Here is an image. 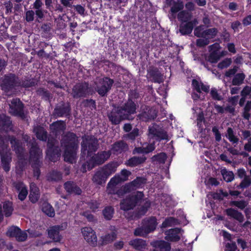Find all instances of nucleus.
<instances>
[{"instance_id":"nucleus-1","label":"nucleus","mask_w":251,"mask_h":251,"mask_svg":"<svg viewBox=\"0 0 251 251\" xmlns=\"http://www.w3.org/2000/svg\"><path fill=\"white\" fill-rule=\"evenodd\" d=\"M60 145L64 150V161L73 164L75 161L76 152L79 147L78 137L75 133L68 131L62 136Z\"/></svg>"},{"instance_id":"nucleus-2","label":"nucleus","mask_w":251,"mask_h":251,"mask_svg":"<svg viewBox=\"0 0 251 251\" xmlns=\"http://www.w3.org/2000/svg\"><path fill=\"white\" fill-rule=\"evenodd\" d=\"M19 86H20V80L15 74L9 73L5 75L0 78V87L5 93L12 92Z\"/></svg>"},{"instance_id":"nucleus-3","label":"nucleus","mask_w":251,"mask_h":251,"mask_svg":"<svg viewBox=\"0 0 251 251\" xmlns=\"http://www.w3.org/2000/svg\"><path fill=\"white\" fill-rule=\"evenodd\" d=\"M144 197L143 192L137 191L134 195H129L121 200L120 209L124 211L133 209L141 201Z\"/></svg>"},{"instance_id":"nucleus-4","label":"nucleus","mask_w":251,"mask_h":251,"mask_svg":"<svg viewBox=\"0 0 251 251\" xmlns=\"http://www.w3.org/2000/svg\"><path fill=\"white\" fill-rule=\"evenodd\" d=\"M99 146L98 141L93 137H89L83 138L81 143V154L82 156H91L92 153L95 152L98 150Z\"/></svg>"},{"instance_id":"nucleus-5","label":"nucleus","mask_w":251,"mask_h":251,"mask_svg":"<svg viewBox=\"0 0 251 251\" xmlns=\"http://www.w3.org/2000/svg\"><path fill=\"white\" fill-rule=\"evenodd\" d=\"M111 155L110 151H101L94 154L87 160L88 170L90 171L96 166L103 164Z\"/></svg>"},{"instance_id":"nucleus-6","label":"nucleus","mask_w":251,"mask_h":251,"mask_svg":"<svg viewBox=\"0 0 251 251\" xmlns=\"http://www.w3.org/2000/svg\"><path fill=\"white\" fill-rule=\"evenodd\" d=\"M9 105V113L11 115L20 117L22 120L26 118L24 112V104L19 98L13 99Z\"/></svg>"},{"instance_id":"nucleus-7","label":"nucleus","mask_w":251,"mask_h":251,"mask_svg":"<svg viewBox=\"0 0 251 251\" xmlns=\"http://www.w3.org/2000/svg\"><path fill=\"white\" fill-rule=\"evenodd\" d=\"M114 83V80L109 77H104L100 79L97 85L96 90L101 97H106Z\"/></svg>"},{"instance_id":"nucleus-8","label":"nucleus","mask_w":251,"mask_h":251,"mask_svg":"<svg viewBox=\"0 0 251 251\" xmlns=\"http://www.w3.org/2000/svg\"><path fill=\"white\" fill-rule=\"evenodd\" d=\"M71 110L70 102L62 101L55 106L52 112V116L55 118L60 117L70 118L71 115Z\"/></svg>"},{"instance_id":"nucleus-9","label":"nucleus","mask_w":251,"mask_h":251,"mask_svg":"<svg viewBox=\"0 0 251 251\" xmlns=\"http://www.w3.org/2000/svg\"><path fill=\"white\" fill-rule=\"evenodd\" d=\"M89 85L85 81L76 83L72 88V97L75 99L84 98L88 95Z\"/></svg>"},{"instance_id":"nucleus-10","label":"nucleus","mask_w":251,"mask_h":251,"mask_svg":"<svg viewBox=\"0 0 251 251\" xmlns=\"http://www.w3.org/2000/svg\"><path fill=\"white\" fill-rule=\"evenodd\" d=\"M147 179L143 176H137L133 180L124 186V191L130 193L137 189L142 188L147 183Z\"/></svg>"},{"instance_id":"nucleus-11","label":"nucleus","mask_w":251,"mask_h":251,"mask_svg":"<svg viewBox=\"0 0 251 251\" xmlns=\"http://www.w3.org/2000/svg\"><path fill=\"white\" fill-rule=\"evenodd\" d=\"M157 113L154 109L150 106L143 105L141 106V111L138 117L140 120L147 122L155 119Z\"/></svg>"},{"instance_id":"nucleus-12","label":"nucleus","mask_w":251,"mask_h":251,"mask_svg":"<svg viewBox=\"0 0 251 251\" xmlns=\"http://www.w3.org/2000/svg\"><path fill=\"white\" fill-rule=\"evenodd\" d=\"M118 106L127 120H130V116L136 113L137 105L130 98H128L122 106Z\"/></svg>"},{"instance_id":"nucleus-13","label":"nucleus","mask_w":251,"mask_h":251,"mask_svg":"<svg viewBox=\"0 0 251 251\" xmlns=\"http://www.w3.org/2000/svg\"><path fill=\"white\" fill-rule=\"evenodd\" d=\"M107 117L109 121L114 125H118L122 121L127 120L119 106L114 108L110 113H108Z\"/></svg>"},{"instance_id":"nucleus-14","label":"nucleus","mask_w":251,"mask_h":251,"mask_svg":"<svg viewBox=\"0 0 251 251\" xmlns=\"http://www.w3.org/2000/svg\"><path fill=\"white\" fill-rule=\"evenodd\" d=\"M84 239L89 245L96 247L97 245V237L95 231L91 227H84L81 229Z\"/></svg>"},{"instance_id":"nucleus-15","label":"nucleus","mask_w":251,"mask_h":251,"mask_svg":"<svg viewBox=\"0 0 251 251\" xmlns=\"http://www.w3.org/2000/svg\"><path fill=\"white\" fill-rule=\"evenodd\" d=\"M7 235L10 237H15L17 241L23 242L26 240L27 234L25 231H22L19 227L13 226L7 231Z\"/></svg>"},{"instance_id":"nucleus-16","label":"nucleus","mask_w":251,"mask_h":251,"mask_svg":"<svg viewBox=\"0 0 251 251\" xmlns=\"http://www.w3.org/2000/svg\"><path fill=\"white\" fill-rule=\"evenodd\" d=\"M149 133L150 135L152 136V138H154L156 141L160 142L161 140H166L169 141L167 132L163 129H158L154 126L149 127Z\"/></svg>"},{"instance_id":"nucleus-17","label":"nucleus","mask_w":251,"mask_h":251,"mask_svg":"<svg viewBox=\"0 0 251 251\" xmlns=\"http://www.w3.org/2000/svg\"><path fill=\"white\" fill-rule=\"evenodd\" d=\"M148 75L152 82L160 84L164 81L163 75L156 67H151L148 70Z\"/></svg>"},{"instance_id":"nucleus-18","label":"nucleus","mask_w":251,"mask_h":251,"mask_svg":"<svg viewBox=\"0 0 251 251\" xmlns=\"http://www.w3.org/2000/svg\"><path fill=\"white\" fill-rule=\"evenodd\" d=\"M157 224V219L154 216L146 218L142 222V225L144 226L145 230L149 234L155 230Z\"/></svg>"},{"instance_id":"nucleus-19","label":"nucleus","mask_w":251,"mask_h":251,"mask_svg":"<svg viewBox=\"0 0 251 251\" xmlns=\"http://www.w3.org/2000/svg\"><path fill=\"white\" fill-rule=\"evenodd\" d=\"M197 19H194L191 22L180 23L179 27V31L182 35L190 34L194 26L198 24Z\"/></svg>"},{"instance_id":"nucleus-20","label":"nucleus","mask_w":251,"mask_h":251,"mask_svg":"<svg viewBox=\"0 0 251 251\" xmlns=\"http://www.w3.org/2000/svg\"><path fill=\"white\" fill-rule=\"evenodd\" d=\"M154 249L151 251H171V244L164 240H153L150 243Z\"/></svg>"},{"instance_id":"nucleus-21","label":"nucleus","mask_w":251,"mask_h":251,"mask_svg":"<svg viewBox=\"0 0 251 251\" xmlns=\"http://www.w3.org/2000/svg\"><path fill=\"white\" fill-rule=\"evenodd\" d=\"M13 127L11 118L5 114H0V131L8 132Z\"/></svg>"},{"instance_id":"nucleus-22","label":"nucleus","mask_w":251,"mask_h":251,"mask_svg":"<svg viewBox=\"0 0 251 251\" xmlns=\"http://www.w3.org/2000/svg\"><path fill=\"white\" fill-rule=\"evenodd\" d=\"M64 188L69 195H80L82 193L80 187L73 181H67L65 182Z\"/></svg>"},{"instance_id":"nucleus-23","label":"nucleus","mask_w":251,"mask_h":251,"mask_svg":"<svg viewBox=\"0 0 251 251\" xmlns=\"http://www.w3.org/2000/svg\"><path fill=\"white\" fill-rule=\"evenodd\" d=\"M128 149V145L124 141L120 140L115 142L111 147V153L118 155L126 151Z\"/></svg>"},{"instance_id":"nucleus-24","label":"nucleus","mask_w":251,"mask_h":251,"mask_svg":"<svg viewBox=\"0 0 251 251\" xmlns=\"http://www.w3.org/2000/svg\"><path fill=\"white\" fill-rule=\"evenodd\" d=\"M108 177L101 168L95 172L92 177V181L94 183L100 185L104 184Z\"/></svg>"},{"instance_id":"nucleus-25","label":"nucleus","mask_w":251,"mask_h":251,"mask_svg":"<svg viewBox=\"0 0 251 251\" xmlns=\"http://www.w3.org/2000/svg\"><path fill=\"white\" fill-rule=\"evenodd\" d=\"M41 151L36 143H32L29 150L30 159L33 162H40L39 158Z\"/></svg>"},{"instance_id":"nucleus-26","label":"nucleus","mask_w":251,"mask_h":251,"mask_svg":"<svg viewBox=\"0 0 251 251\" xmlns=\"http://www.w3.org/2000/svg\"><path fill=\"white\" fill-rule=\"evenodd\" d=\"M66 127V123L62 120H57L50 125L51 132L55 135L65 130Z\"/></svg>"},{"instance_id":"nucleus-27","label":"nucleus","mask_w":251,"mask_h":251,"mask_svg":"<svg viewBox=\"0 0 251 251\" xmlns=\"http://www.w3.org/2000/svg\"><path fill=\"white\" fill-rule=\"evenodd\" d=\"M7 138L18 156L19 157L20 156H23L21 151L22 147L19 141L13 135H8Z\"/></svg>"},{"instance_id":"nucleus-28","label":"nucleus","mask_w":251,"mask_h":251,"mask_svg":"<svg viewBox=\"0 0 251 251\" xmlns=\"http://www.w3.org/2000/svg\"><path fill=\"white\" fill-rule=\"evenodd\" d=\"M146 159L147 158L144 155L142 156H134L126 161L125 164L128 167H134L144 163Z\"/></svg>"},{"instance_id":"nucleus-29","label":"nucleus","mask_w":251,"mask_h":251,"mask_svg":"<svg viewBox=\"0 0 251 251\" xmlns=\"http://www.w3.org/2000/svg\"><path fill=\"white\" fill-rule=\"evenodd\" d=\"M226 213L227 216L237 220L239 223H242L244 220V217L242 213L234 208H227L226 210Z\"/></svg>"},{"instance_id":"nucleus-30","label":"nucleus","mask_w":251,"mask_h":251,"mask_svg":"<svg viewBox=\"0 0 251 251\" xmlns=\"http://www.w3.org/2000/svg\"><path fill=\"white\" fill-rule=\"evenodd\" d=\"M61 151L60 147L57 146L54 148L47 150V155L48 156L49 159L50 161L55 162L60 158Z\"/></svg>"},{"instance_id":"nucleus-31","label":"nucleus","mask_w":251,"mask_h":251,"mask_svg":"<svg viewBox=\"0 0 251 251\" xmlns=\"http://www.w3.org/2000/svg\"><path fill=\"white\" fill-rule=\"evenodd\" d=\"M15 188L19 192L18 199L21 201H24L28 194L26 186L23 182H19L16 184Z\"/></svg>"},{"instance_id":"nucleus-32","label":"nucleus","mask_w":251,"mask_h":251,"mask_svg":"<svg viewBox=\"0 0 251 251\" xmlns=\"http://www.w3.org/2000/svg\"><path fill=\"white\" fill-rule=\"evenodd\" d=\"M181 231V228H175L171 229L167 232H166V234L167 235L168 238H166L167 240L171 242H177L180 239L179 235Z\"/></svg>"},{"instance_id":"nucleus-33","label":"nucleus","mask_w":251,"mask_h":251,"mask_svg":"<svg viewBox=\"0 0 251 251\" xmlns=\"http://www.w3.org/2000/svg\"><path fill=\"white\" fill-rule=\"evenodd\" d=\"M33 131L38 139L46 141L48 139V132L45 128L41 126H37L33 128Z\"/></svg>"},{"instance_id":"nucleus-34","label":"nucleus","mask_w":251,"mask_h":251,"mask_svg":"<svg viewBox=\"0 0 251 251\" xmlns=\"http://www.w3.org/2000/svg\"><path fill=\"white\" fill-rule=\"evenodd\" d=\"M129 245L136 250H141L146 249L147 247L146 241L142 239L136 238L131 240L129 242Z\"/></svg>"},{"instance_id":"nucleus-35","label":"nucleus","mask_w":251,"mask_h":251,"mask_svg":"<svg viewBox=\"0 0 251 251\" xmlns=\"http://www.w3.org/2000/svg\"><path fill=\"white\" fill-rule=\"evenodd\" d=\"M119 164L117 162H111L106 165H105L102 169L109 177L112 174H114L117 170Z\"/></svg>"},{"instance_id":"nucleus-36","label":"nucleus","mask_w":251,"mask_h":251,"mask_svg":"<svg viewBox=\"0 0 251 251\" xmlns=\"http://www.w3.org/2000/svg\"><path fill=\"white\" fill-rule=\"evenodd\" d=\"M192 16L191 12L187 10H182L178 13L177 19L181 23H186L192 21Z\"/></svg>"},{"instance_id":"nucleus-37","label":"nucleus","mask_w":251,"mask_h":251,"mask_svg":"<svg viewBox=\"0 0 251 251\" xmlns=\"http://www.w3.org/2000/svg\"><path fill=\"white\" fill-rule=\"evenodd\" d=\"M48 232L49 237L55 242H60L62 239V236L60 234V232L54 228L53 226L50 227Z\"/></svg>"},{"instance_id":"nucleus-38","label":"nucleus","mask_w":251,"mask_h":251,"mask_svg":"<svg viewBox=\"0 0 251 251\" xmlns=\"http://www.w3.org/2000/svg\"><path fill=\"white\" fill-rule=\"evenodd\" d=\"M117 238V233L116 231H112L110 233L105 234L101 237V244L105 245L112 243Z\"/></svg>"},{"instance_id":"nucleus-39","label":"nucleus","mask_w":251,"mask_h":251,"mask_svg":"<svg viewBox=\"0 0 251 251\" xmlns=\"http://www.w3.org/2000/svg\"><path fill=\"white\" fill-rule=\"evenodd\" d=\"M183 2L181 0H177L173 2V5L171 7L170 11L172 14H175L183 10Z\"/></svg>"},{"instance_id":"nucleus-40","label":"nucleus","mask_w":251,"mask_h":251,"mask_svg":"<svg viewBox=\"0 0 251 251\" xmlns=\"http://www.w3.org/2000/svg\"><path fill=\"white\" fill-rule=\"evenodd\" d=\"M37 94L45 100L50 101L51 94L47 89L40 87L36 90Z\"/></svg>"},{"instance_id":"nucleus-41","label":"nucleus","mask_w":251,"mask_h":251,"mask_svg":"<svg viewBox=\"0 0 251 251\" xmlns=\"http://www.w3.org/2000/svg\"><path fill=\"white\" fill-rule=\"evenodd\" d=\"M62 178V175L60 172L53 170L50 172L47 176V179L49 181H58Z\"/></svg>"},{"instance_id":"nucleus-42","label":"nucleus","mask_w":251,"mask_h":251,"mask_svg":"<svg viewBox=\"0 0 251 251\" xmlns=\"http://www.w3.org/2000/svg\"><path fill=\"white\" fill-rule=\"evenodd\" d=\"M114 212V209L112 206H107L102 210V213L104 218L109 221L113 218Z\"/></svg>"},{"instance_id":"nucleus-43","label":"nucleus","mask_w":251,"mask_h":251,"mask_svg":"<svg viewBox=\"0 0 251 251\" xmlns=\"http://www.w3.org/2000/svg\"><path fill=\"white\" fill-rule=\"evenodd\" d=\"M3 209L4 216L6 217H10L14 210L12 202L10 201L4 202L3 204Z\"/></svg>"},{"instance_id":"nucleus-44","label":"nucleus","mask_w":251,"mask_h":251,"mask_svg":"<svg viewBox=\"0 0 251 251\" xmlns=\"http://www.w3.org/2000/svg\"><path fill=\"white\" fill-rule=\"evenodd\" d=\"M0 157L2 169L5 172H8L10 170L11 158L8 155L2 156Z\"/></svg>"},{"instance_id":"nucleus-45","label":"nucleus","mask_w":251,"mask_h":251,"mask_svg":"<svg viewBox=\"0 0 251 251\" xmlns=\"http://www.w3.org/2000/svg\"><path fill=\"white\" fill-rule=\"evenodd\" d=\"M246 75L243 73L236 74L232 80V84L234 86L241 85L245 78Z\"/></svg>"},{"instance_id":"nucleus-46","label":"nucleus","mask_w":251,"mask_h":251,"mask_svg":"<svg viewBox=\"0 0 251 251\" xmlns=\"http://www.w3.org/2000/svg\"><path fill=\"white\" fill-rule=\"evenodd\" d=\"M42 211L50 217H53L55 215L54 208L49 203H44L42 208Z\"/></svg>"},{"instance_id":"nucleus-47","label":"nucleus","mask_w":251,"mask_h":251,"mask_svg":"<svg viewBox=\"0 0 251 251\" xmlns=\"http://www.w3.org/2000/svg\"><path fill=\"white\" fill-rule=\"evenodd\" d=\"M218 32L217 28L215 27L208 28L204 31V37L208 38L209 40L215 37Z\"/></svg>"},{"instance_id":"nucleus-48","label":"nucleus","mask_w":251,"mask_h":251,"mask_svg":"<svg viewBox=\"0 0 251 251\" xmlns=\"http://www.w3.org/2000/svg\"><path fill=\"white\" fill-rule=\"evenodd\" d=\"M221 56L217 50H213L208 55L207 61L211 63H216L220 59Z\"/></svg>"},{"instance_id":"nucleus-49","label":"nucleus","mask_w":251,"mask_h":251,"mask_svg":"<svg viewBox=\"0 0 251 251\" xmlns=\"http://www.w3.org/2000/svg\"><path fill=\"white\" fill-rule=\"evenodd\" d=\"M47 12V11L44 10L43 9H35L34 13L36 17V22L41 23L45 17V13H46Z\"/></svg>"},{"instance_id":"nucleus-50","label":"nucleus","mask_w":251,"mask_h":251,"mask_svg":"<svg viewBox=\"0 0 251 251\" xmlns=\"http://www.w3.org/2000/svg\"><path fill=\"white\" fill-rule=\"evenodd\" d=\"M224 179L227 182L232 181L234 178V174L232 171H227L226 169L221 171Z\"/></svg>"},{"instance_id":"nucleus-51","label":"nucleus","mask_w":251,"mask_h":251,"mask_svg":"<svg viewBox=\"0 0 251 251\" xmlns=\"http://www.w3.org/2000/svg\"><path fill=\"white\" fill-rule=\"evenodd\" d=\"M251 185V178L250 176H246L237 187L238 189H244L248 188Z\"/></svg>"},{"instance_id":"nucleus-52","label":"nucleus","mask_w":251,"mask_h":251,"mask_svg":"<svg viewBox=\"0 0 251 251\" xmlns=\"http://www.w3.org/2000/svg\"><path fill=\"white\" fill-rule=\"evenodd\" d=\"M226 137L229 141L233 144L237 143L239 141V139L234 135L233 129L231 127L227 128Z\"/></svg>"},{"instance_id":"nucleus-53","label":"nucleus","mask_w":251,"mask_h":251,"mask_svg":"<svg viewBox=\"0 0 251 251\" xmlns=\"http://www.w3.org/2000/svg\"><path fill=\"white\" fill-rule=\"evenodd\" d=\"M122 181H124L122 177L119 175H115L110 180L107 185L108 187H114Z\"/></svg>"},{"instance_id":"nucleus-54","label":"nucleus","mask_w":251,"mask_h":251,"mask_svg":"<svg viewBox=\"0 0 251 251\" xmlns=\"http://www.w3.org/2000/svg\"><path fill=\"white\" fill-rule=\"evenodd\" d=\"M176 221V219L173 217L166 218L162 223L161 227L163 228H166L172 226L175 224Z\"/></svg>"},{"instance_id":"nucleus-55","label":"nucleus","mask_w":251,"mask_h":251,"mask_svg":"<svg viewBox=\"0 0 251 251\" xmlns=\"http://www.w3.org/2000/svg\"><path fill=\"white\" fill-rule=\"evenodd\" d=\"M36 84L35 80L33 78L25 79L20 82V86L24 88H29L34 86Z\"/></svg>"},{"instance_id":"nucleus-56","label":"nucleus","mask_w":251,"mask_h":251,"mask_svg":"<svg viewBox=\"0 0 251 251\" xmlns=\"http://www.w3.org/2000/svg\"><path fill=\"white\" fill-rule=\"evenodd\" d=\"M82 103L85 107H89L91 109H96L97 107L96 103L95 100L90 99H85L82 101Z\"/></svg>"},{"instance_id":"nucleus-57","label":"nucleus","mask_w":251,"mask_h":251,"mask_svg":"<svg viewBox=\"0 0 251 251\" xmlns=\"http://www.w3.org/2000/svg\"><path fill=\"white\" fill-rule=\"evenodd\" d=\"M33 168L34 176L36 177L37 179L39 178L41 174L40 164V162H33L31 164Z\"/></svg>"},{"instance_id":"nucleus-58","label":"nucleus","mask_w":251,"mask_h":251,"mask_svg":"<svg viewBox=\"0 0 251 251\" xmlns=\"http://www.w3.org/2000/svg\"><path fill=\"white\" fill-rule=\"evenodd\" d=\"M200 38L196 40V45L199 47H204L210 43L208 38L200 37Z\"/></svg>"},{"instance_id":"nucleus-59","label":"nucleus","mask_w":251,"mask_h":251,"mask_svg":"<svg viewBox=\"0 0 251 251\" xmlns=\"http://www.w3.org/2000/svg\"><path fill=\"white\" fill-rule=\"evenodd\" d=\"M144 226L142 225L141 227H137L134 231V235L136 236L145 237L149 233H147V231L145 230Z\"/></svg>"},{"instance_id":"nucleus-60","label":"nucleus","mask_w":251,"mask_h":251,"mask_svg":"<svg viewBox=\"0 0 251 251\" xmlns=\"http://www.w3.org/2000/svg\"><path fill=\"white\" fill-rule=\"evenodd\" d=\"M231 59L227 58L219 63L218 64V67L220 69L226 68L231 65Z\"/></svg>"},{"instance_id":"nucleus-61","label":"nucleus","mask_w":251,"mask_h":251,"mask_svg":"<svg viewBox=\"0 0 251 251\" xmlns=\"http://www.w3.org/2000/svg\"><path fill=\"white\" fill-rule=\"evenodd\" d=\"M204 25H200L197 26L194 29V35L197 37H204Z\"/></svg>"},{"instance_id":"nucleus-62","label":"nucleus","mask_w":251,"mask_h":251,"mask_svg":"<svg viewBox=\"0 0 251 251\" xmlns=\"http://www.w3.org/2000/svg\"><path fill=\"white\" fill-rule=\"evenodd\" d=\"M8 151V146L4 143V140L0 143V155H7V153Z\"/></svg>"},{"instance_id":"nucleus-63","label":"nucleus","mask_w":251,"mask_h":251,"mask_svg":"<svg viewBox=\"0 0 251 251\" xmlns=\"http://www.w3.org/2000/svg\"><path fill=\"white\" fill-rule=\"evenodd\" d=\"M210 95L214 100H221L223 98L218 93L215 88H212L210 91Z\"/></svg>"},{"instance_id":"nucleus-64","label":"nucleus","mask_w":251,"mask_h":251,"mask_svg":"<svg viewBox=\"0 0 251 251\" xmlns=\"http://www.w3.org/2000/svg\"><path fill=\"white\" fill-rule=\"evenodd\" d=\"M139 136V129L134 128L131 132L126 134V137L131 140H134Z\"/></svg>"}]
</instances>
